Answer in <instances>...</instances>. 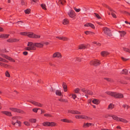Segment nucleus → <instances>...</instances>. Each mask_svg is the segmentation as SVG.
<instances>
[{
  "label": "nucleus",
  "instance_id": "13d9d810",
  "mask_svg": "<svg viewBox=\"0 0 130 130\" xmlns=\"http://www.w3.org/2000/svg\"><path fill=\"white\" fill-rule=\"evenodd\" d=\"M111 14L112 15V17L114 18H117V17L116 14L113 12H112L111 13Z\"/></svg>",
  "mask_w": 130,
  "mask_h": 130
},
{
  "label": "nucleus",
  "instance_id": "cd10ccee",
  "mask_svg": "<svg viewBox=\"0 0 130 130\" xmlns=\"http://www.w3.org/2000/svg\"><path fill=\"white\" fill-rule=\"evenodd\" d=\"M101 54L102 56H104L108 55V53L107 52L103 51L101 52Z\"/></svg>",
  "mask_w": 130,
  "mask_h": 130
},
{
  "label": "nucleus",
  "instance_id": "58836bf2",
  "mask_svg": "<svg viewBox=\"0 0 130 130\" xmlns=\"http://www.w3.org/2000/svg\"><path fill=\"white\" fill-rule=\"evenodd\" d=\"M104 79L105 80H107L108 82H113V80L111 78H104Z\"/></svg>",
  "mask_w": 130,
  "mask_h": 130
},
{
  "label": "nucleus",
  "instance_id": "c03bdc74",
  "mask_svg": "<svg viewBox=\"0 0 130 130\" xmlns=\"http://www.w3.org/2000/svg\"><path fill=\"white\" fill-rule=\"evenodd\" d=\"M40 37V35H37L34 34V38H38Z\"/></svg>",
  "mask_w": 130,
  "mask_h": 130
},
{
  "label": "nucleus",
  "instance_id": "9d476101",
  "mask_svg": "<svg viewBox=\"0 0 130 130\" xmlns=\"http://www.w3.org/2000/svg\"><path fill=\"white\" fill-rule=\"evenodd\" d=\"M35 43H33L32 42H28V44L27 45V46H29L31 47H34L33 48L34 50H36V47H35Z\"/></svg>",
  "mask_w": 130,
  "mask_h": 130
},
{
  "label": "nucleus",
  "instance_id": "dca6fc26",
  "mask_svg": "<svg viewBox=\"0 0 130 130\" xmlns=\"http://www.w3.org/2000/svg\"><path fill=\"white\" fill-rule=\"evenodd\" d=\"M60 120L63 122L67 123H73V122L71 120H69V119H61Z\"/></svg>",
  "mask_w": 130,
  "mask_h": 130
},
{
  "label": "nucleus",
  "instance_id": "ddd939ff",
  "mask_svg": "<svg viewBox=\"0 0 130 130\" xmlns=\"http://www.w3.org/2000/svg\"><path fill=\"white\" fill-rule=\"evenodd\" d=\"M84 26L86 27L90 26L93 29H94L95 27L94 25L91 23H87L84 25Z\"/></svg>",
  "mask_w": 130,
  "mask_h": 130
},
{
  "label": "nucleus",
  "instance_id": "49530a36",
  "mask_svg": "<svg viewBox=\"0 0 130 130\" xmlns=\"http://www.w3.org/2000/svg\"><path fill=\"white\" fill-rule=\"evenodd\" d=\"M59 2L62 5H63V3H65L66 2V1L65 0H59Z\"/></svg>",
  "mask_w": 130,
  "mask_h": 130
},
{
  "label": "nucleus",
  "instance_id": "e2e57ef3",
  "mask_svg": "<svg viewBox=\"0 0 130 130\" xmlns=\"http://www.w3.org/2000/svg\"><path fill=\"white\" fill-rule=\"evenodd\" d=\"M38 109L37 108H34L32 109V111L36 113L37 112Z\"/></svg>",
  "mask_w": 130,
  "mask_h": 130
},
{
  "label": "nucleus",
  "instance_id": "680f3d73",
  "mask_svg": "<svg viewBox=\"0 0 130 130\" xmlns=\"http://www.w3.org/2000/svg\"><path fill=\"white\" fill-rule=\"evenodd\" d=\"M81 115H76L75 116V117L76 119H81Z\"/></svg>",
  "mask_w": 130,
  "mask_h": 130
},
{
  "label": "nucleus",
  "instance_id": "6e6d98bb",
  "mask_svg": "<svg viewBox=\"0 0 130 130\" xmlns=\"http://www.w3.org/2000/svg\"><path fill=\"white\" fill-rule=\"evenodd\" d=\"M44 116L45 117H52L51 115L48 113L45 114H44Z\"/></svg>",
  "mask_w": 130,
  "mask_h": 130
},
{
  "label": "nucleus",
  "instance_id": "f257e3e1",
  "mask_svg": "<svg viewBox=\"0 0 130 130\" xmlns=\"http://www.w3.org/2000/svg\"><path fill=\"white\" fill-rule=\"evenodd\" d=\"M101 64L100 61L97 59H94L91 61L90 62L91 65L94 66H97Z\"/></svg>",
  "mask_w": 130,
  "mask_h": 130
},
{
  "label": "nucleus",
  "instance_id": "f704fd0d",
  "mask_svg": "<svg viewBox=\"0 0 130 130\" xmlns=\"http://www.w3.org/2000/svg\"><path fill=\"white\" fill-rule=\"evenodd\" d=\"M122 72L121 74H124L125 75L127 74L128 73L127 70L126 69H123L122 70Z\"/></svg>",
  "mask_w": 130,
  "mask_h": 130
},
{
  "label": "nucleus",
  "instance_id": "bb28decb",
  "mask_svg": "<svg viewBox=\"0 0 130 130\" xmlns=\"http://www.w3.org/2000/svg\"><path fill=\"white\" fill-rule=\"evenodd\" d=\"M114 105L112 104V103H110L108 105V108H107V109H112L113 108H114Z\"/></svg>",
  "mask_w": 130,
  "mask_h": 130
},
{
  "label": "nucleus",
  "instance_id": "37998d69",
  "mask_svg": "<svg viewBox=\"0 0 130 130\" xmlns=\"http://www.w3.org/2000/svg\"><path fill=\"white\" fill-rule=\"evenodd\" d=\"M87 93L86 94L90 95H92L93 94V92L91 90H87Z\"/></svg>",
  "mask_w": 130,
  "mask_h": 130
},
{
  "label": "nucleus",
  "instance_id": "473e14b6",
  "mask_svg": "<svg viewBox=\"0 0 130 130\" xmlns=\"http://www.w3.org/2000/svg\"><path fill=\"white\" fill-rule=\"evenodd\" d=\"M58 100L61 102H62L65 103H68V101L66 99H63L62 98H60L58 99Z\"/></svg>",
  "mask_w": 130,
  "mask_h": 130
},
{
  "label": "nucleus",
  "instance_id": "a19ab883",
  "mask_svg": "<svg viewBox=\"0 0 130 130\" xmlns=\"http://www.w3.org/2000/svg\"><path fill=\"white\" fill-rule=\"evenodd\" d=\"M41 6L42 8L44 10H46V5L44 4H41Z\"/></svg>",
  "mask_w": 130,
  "mask_h": 130
},
{
  "label": "nucleus",
  "instance_id": "4468645a",
  "mask_svg": "<svg viewBox=\"0 0 130 130\" xmlns=\"http://www.w3.org/2000/svg\"><path fill=\"white\" fill-rule=\"evenodd\" d=\"M56 38L63 41H68L69 40V39L68 38L64 37H59L57 36L56 37Z\"/></svg>",
  "mask_w": 130,
  "mask_h": 130
},
{
  "label": "nucleus",
  "instance_id": "6e6552de",
  "mask_svg": "<svg viewBox=\"0 0 130 130\" xmlns=\"http://www.w3.org/2000/svg\"><path fill=\"white\" fill-rule=\"evenodd\" d=\"M19 40L18 39H9L7 40V41L9 42H13L19 41Z\"/></svg>",
  "mask_w": 130,
  "mask_h": 130
},
{
  "label": "nucleus",
  "instance_id": "0e129e2a",
  "mask_svg": "<svg viewBox=\"0 0 130 130\" xmlns=\"http://www.w3.org/2000/svg\"><path fill=\"white\" fill-rule=\"evenodd\" d=\"M72 96L74 99H75L76 97V95L75 94H72Z\"/></svg>",
  "mask_w": 130,
  "mask_h": 130
},
{
  "label": "nucleus",
  "instance_id": "412c9836",
  "mask_svg": "<svg viewBox=\"0 0 130 130\" xmlns=\"http://www.w3.org/2000/svg\"><path fill=\"white\" fill-rule=\"evenodd\" d=\"M55 93L56 94L59 96L62 95V93L61 91L60 90H57L56 91ZM62 96H63V95H62Z\"/></svg>",
  "mask_w": 130,
  "mask_h": 130
},
{
  "label": "nucleus",
  "instance_id": "864d4df0",
  "mask_svg": "<svg viewBox=\"0 0 130 130\" xmlns=\"http://www.w3.org/2000/svg\"><path fill=\"white\" fill-rule=\"evenodd\" d=\"M122 13L126 14L127 15H128L130 16V13H128V12L126 11H123Z\"/></svg>",
  "mask_w": 130,
  "mask_h": 130
},
{
  "label": "nucleus",
  "instance_id": "f03ea898",
  "mask_svg": "<svg viewBox=\"0 0 130 130\" xmlns=\"http://www.w3.org/2000/svg\"><path fill=\"white\" fill-rule=\"evenodd\" d=\"M103 30L105 34L107 36L109 37L112 36L111 30L109 28L107 27H104L103 28Z\"/></svg>",
  "mask_w": 130,
  "mask_h": 130
},
{
  "label": "nucleus",
  "instance_id": "052dcab7",
  "mask_svg": "<svg viewBox=\"0 0 130 130\" xmlns=\"http://www.w3.org/2000/svg\"><path fill=\"white\" fill-rule=\"evenodd\" d=\"M0 65L1 66H3L4 67L6 65H7V64H5L3 63L0 62Z\"/></svg>",
  "mask_w": 130,
  "mask_h": 130
},
{
  "label": "nucleus",
  "instance_id": "338daca9",
  "mask_svg": "<svg viewBox=\"0 0 130 130\" xmlns=\"http://www.w3.org/2000/svg\"><path fill=\"white\" fill-rule=\"evenodd\" d=\"M74 10H75V11L77 12H78L80 10V9L79 8L77 9L75 8Z\"/></svg>",
  "mask_w": 130,
  "mask_h": 130
},
{
  "label": "nucleus",
  "instance_id": "4be33fe9",
  "mask_svg": "<svg viewBox=\"0 0 130 130\" xmlns=\"http://www.w3.org/2000/svg\"><path fill=\"white\" fill-rule=\"evenodd\" d=\"M119 121L121 122L124 123H127L128 122V121L126 120L120 118H119Z\"/></svg>",
  "mask_w": 130,
  "mask_h": 130
},
{
  "label": "nucleus",
  "instance_id": "aec40b11",
  "mask_svg": "<svg viewBox=\"0 0 130 130\" xmlns=\"http://www.w3.org/2000/svg\"><path fill=\"white\" fill-rule=\"evenodd\" d=\"M119 32L121 34L120 35V36L121 37H123L124 36V35L126 34V32L124 31H119Z\"/></svg>",
  "mask_w": 130,
  "mask_h": 130
},
{
  "label": "nucleus",
  "instance_id": "c756f323",
  "mask_svg": "<svg viewBox=\"0 0 130 130\" xmlns=\"http://www.w3.org/2000/svg\"><path fill=\"white\" fill-rule=\"evenodd\" d=\"M92 102L93 103L96 104H98L100 103V102L98 100L95 99L93 100Z\"/></svg>",
  "mask_w": 130,
  "mask_h": 130
},
{
  "label": "nucleus",
  "instance_id": "8fccbe9b",
  "mask_svg": "<svg viewBox=\"0 0 130 130\" xmlns=\"http://www.w3.org/2000/svg\"><path fill=\"white\" fill-rule=\"evenodd\" d=\"M87 90L85 88H83L81 90L84 92L86 94L87 92Z\"/></svg>",
  "mask_w": 130,
  "mask_h": 130
},
{
  "label": "nucleus",
  "instance_id": "20e7f679",
  "mask_svg": "<svg viewBox=\"0 0 130 130\" xmlns=\"http://www.w3.org/2000/svg\"><path fill=\"white\" fill-rule=\"evenodd\" d=\"M113 97L115 98L121 99L123 98L124 96L123 94L122 93L115 92Z\"/></svg>",
  "mask_w": 130,
  "mask_h": 130
},
{
  "label": "nucleus",
  "instance_id": "c9c22d12",
  "mask_svg": "<svg viewBox=\"0 0 130 130\" xmlns=\"http://www.w3.org/2000/svg\"><path fill=\"white\" fill-rule=\"evenodd\" d=\"M33 47H30L29 46L25 48V50H26L30 51V50H34Z\"/></svg>",
  "mask_w": 130,
  "mask_h": 130
},
{
  "label": "nucleus",
  "instance_id": "ea45409f",
  "mask_svg": "<svg viewBox=\"0 0 130 130\" xmlns=\"http://www.w3.org/2000/svg\"><path fill=\"white\" fill-rule=\"evenodd\" d=\"M123 50L126 52L130 53V49H128V48L123 47Z\"/></svg>",
  "mask_w": 130,
  "mask_h": 130
},
{
  "label": "nucleus",
  "instance_id": "393cba45",
  "mask_svg": "<svg viewBox=\"0 0 130 130\" xmlns=\"http://www.w3.org/2000/svg\"><path fill=\"white\" fill-rule=\"evenodd\" d=\"M103 6L106 7L108 9L111 11H113V9H111L110 7L106 5L105 4H103Z\"/></svg>",
  "mask_w": 130,
  "mask_h": 130
},
{
  "label": "nucleus",
  "instance_id": "9b49d317",
  "mask_svg": "<svg viewBox=\"0 0 130 130\" xmlns=\"http://www.w3.org/2000/svg\"><path fill=\"white\" fill-rule=\"evenodd\" d=\"M68 14L70 17L72 18L74 17L75 16V12L73 10H71L68 12Z\"/></svg>",
  "mask_w": 130,
  "mask_h": 130
},
{
  "label": "nucleus",
  "instance_id": "f8f14e48",
  "mask_svg": "<svg viewBox=\"0 0 130 130\" xmlns=\"http://www.w3.org/2000/svg\"><path fill=\"white\" fill-rule=\"evenodd\" d=\"M93 126L94 125V124L92 123H84L83 126V127H89L91 126Z\"/></svg>",
  "mask_w": 130,
  "mask_h": 130
},
{
  "label": "nucleus",
  "instance_id": "5fc2aeb1",
  "mask_svg": "<svg viewBox=\"0 0 130 130\" xmlns=\"http://www.w3.org/2000/svg\"><path fill=\"white\" fill-rule=\"evenodd\" d=\"M93 43L94 44H96L97 45L100 46L101 45V44L99 43H97L96 42L94 41L93 42Z\"/></svg>",
  "mask_w": 130,
  "mask_h": 130
},
{
  "label": "nucleus",
  "instance_id": "0eeeda50",
  "mask_svg": "<svg viewBox=\"0 0 130 130\" xmlns=\"http://www.w3.org/2000/svg\"><path fill=\"white\" fill-rule=\"evenodd\" d=\"M62 56L60 53L59 52H56L54 53L52 56L53 58L57 57L58 58H61Z\"/></svg>",
  "mask_w": 130,
  "mask_h": 130
},
{
  "label": "nucleus",
  "instance_id": "09e8293b",
  "mask_svg": "<svg viewBox=\"0 0 130 130\" xmlns=\"http://www.w3.org/2000/svg\"><path fill=\"white\" fill-rule=\"evenodd\" d=\"M87 90L85 88H83L81 90L84 92L86 94L87 92Z\"/></svg>",
  "mask_w": 130,
  "mask_h": 130
},
{
  "label": "nucleus",
  "instance_id": "7c9ffc66",
  "mask_svg": "<svg viewBox=\"0 0 130 130\" xmlns=\"http://www.w3.org/2000/svg\"><path fill=\"white\" fill-rule=\"evenodd\" d=\"M69 23V21L68 19H64L63 22V24L64 25H67Z\"/></svg>",
  "mask_w": 130,
  "mask_h": 130
},
{
  "label": "nucleus",
  "instance_id": "4c0bfd02",
  "mask_svg": "<svg viewBox=\"0 0 130 130\" xmlns=\"http://www.w3.org/2000/svg\"><path fill=\"white\" fill-rule=\"evenodd\" d=\"M29 122H31L32 123H34L36 122V119H29Z\"/></svg>",
  "mask_w": 130,
  "mask_h": 130
},
{
  "label": "nucleus",
  "instance_id": "a18cd8bd",
  "mask_svg": "<svg viewBox=\"0 0 130 130\" xmlns=\"http://www.w3.org/2000/svg\"><path fill=\"white\" fill-rule=\"evenodd\" d=\"M94 13L95 14V16L97 17V18L99 19H101V17L98 14L95 13Z\"/></svg>",
  "mask_w": 130,
  "mask_h": 130
},
{
  "label": "nucleus",
  "instance_id": "a211bd4d",
  "mask_svg": "<svg viewBox=\"0 0 130 130\" xmlns=\"http://www.w3.org/2000/svg\"><path fill=\"white\" fill-rule=\"evenodd\" d=\"M9 35L7 34H2L0 35V38L6 39L8 38Z\"/></svg>",
  "mask_w": 130,
  "mask_h": 130
},
{
  "label": "nucleus",
  "instance_id": "69168bd1",
  "mask_svg": "<svg viewBox=\"0 0 130 130\" xmlns=\"http://www.w3.org/2000/svg\"><path fill=\"white\" fill-rule=\"evenodd\" d=\"M21 3L22 5H24L25 4V0H22Z\"/></svg>",
  "mask_w": 130,
  "mask_h": 130
},
{
  "label": "nucleus",
  "instance_id": "1a4fd4ad",
  "mask_svg": "<svg viewBox=\"0 0 130 130\" xmlns=\"http://www.w3.org/2000/svg\"><path fill=\"white\" fill-rule=\"evenodd\" d=\"M1 112L3 114L6 115L7 116L9 117L12 116L11 112L7 111H2Z\"/></svg>",
  "mask_w": 130,
  "mask_h": 130
},
{
  "label": "nucleus",
  "instance_id": "603ef678",
  "mask_svg": "<svg viewBox=\"0 0 130 130\" xmlns=\"http://www.w3.org/2000/svg\"><path fill=\"white\" fill-rule=\"evenodd\" d=\"M24 124L27 126H30V124L27 121H25L24 122Z\"/></svg>",
  "mask_w": 130,
  "mask_h": 130
},
{
  "label": "nucleus",
  "instance_id": "e433bc0d",
  "mask_svg": "<svg viewBox=\"0 0 130 130\" xmlns=\"http://www.w3.org/2000/svg\"><path fill=\"white\" fill-rule=\"evenodd\" d=\"M31 10L30 9H28L24 11L25 13L26 14H29L30 13Z\"/></svg>",
  "mask_w": 130,
  "mask_h": 130
},
{
  "label": "nucleus",
  "instance_id": "b1692460",
  "mask_svg": "<svg viewBox=\"0 0 130 130\" xmlns=\"http://www.w3.org/2000/svg\"><path fill=\"white\" fill-rule=\"evenodd\" d=\"M42 124L44 126H50V122L48 121L42 123Z\"/></svg>",
  "mask_w": 130,
  "mask_h": 130
},
{
  "label": "nucleus",
  "instance_id": "2eb2a0df",
  "mask_svg": "<svg viewBox=\"0 0 130 130\" xmlns=\"http://www.w3.org/2000/svg\"><path fill=\"white\" fill-rule=\"evenodd\" d=\"M35 47H39V48H42L43 46V44H41L40 43H35Z\"/></svg>",
  "mask_w": 130,
  "mask_h": 130
},
{
  "label": "nucleus",
  "instance_id": "bf43d9fd",
  "mask_svg": "<svg viewBox=\"0 0 130 130\" xmlns=\"http://www.w3.org/2000/svg\"><path fill=\"white\" fill-rule=\"evenodd\" d=\"M16 122L19 124V126H21V122L20 121L17 120Z\"/></svg>",
  "mask_w": 130,
  "mask_h": 130
},
{
  "label": "nucleus",
  "instance_id": "79ce46f5",
  "mask_svg": "<svg viewBox=\"0 0 130 130\" xmlns=\"http://www.w3.org/2000/svg\"><path fill=\"white\" fill-rule=\"evenodd\" d=\"M34 33L30 34L28 35V36L29 37L32 38H34Z\"/></svg>",
  "mask_w": 130,
  "mask_h": 130
},
{
  "label": "nucleus",
  "instance_id": "3c124183",
  "mask_svg": "<svg viewBox=\"0 0 130 130\" xmlns=\"http://www.w3.org/2000/svg\"><path fill=\"white\" fill-rule=\"evenodd\" d=\"M79 90H80L79 89V88H76L75 89L74 91L75 92V93H79Z\"/></svg>",
  "mask_w": 130,
  "mask_h": 130
},
{
  "label": "nucleus",
  "instance_id": "c85d7f7f",
  "mask_svg": "<svg viewBox=\"0 0 130 130\" xmlns=\"http://www.w3.org/2000/svg\"><path fill=\"white\" fill-rule=\"evenodd\" d=\"M106 93L108 95H110L113 97L114 94H115V92L110 91H106Z\"/></svg>",
  "mask_w": 130,
  "mask_h": 130
},
{
  "label": "nucleus",
  "instance_id": "a878e982",
  "mask_svg": "<svg viewBox=\"0 0 130 130\" xmlns=\"http://www.w3.org/2000/svg\"><path fill=\"white\" fill-rule=\"evenodd\" d=\"M85 33L86 35H93L95 34V33L93 32L90 31H86L85 32Z\"/></svg>",
  "mask_w": 130,
  "mask_h": 130
},
{
  "label": "nucleus",
  "instance_id": "7ed1b4c3",
  "mask_svg": "<svg viewBox=\"0 0 130 130\" xmlns=\"http://www.w3.org/2000/svg\"><path fill=\"white\" fill-rule=\"evenodd\" d=\"M9 109L14 112H17L18 113H20L22 114H25V112L23 110L19 109H18L17 108H10Z\"/></svg>",
  "mask_w": 130,
  "mask_h": 130
},
{
  "label": "nucleus",
  "instance_id": "72a5a7b5",
  "mask_svg": "<svg viewBox=\"0 0 130 130\" xmlns=\"http://www.w3.org/2000/svg\"><path fill=\"white\" fill-rule=\"evenodd\" d=\"M111 117H112V118L114 120H116L117 121H119V118L117 116L113 115L112 116H111Z\"/></svg>",
  "mask_w": 130,
  "mask_h": 130
},
{
  "label": "nucleus",
  "instance_id": "de8ad7c7",
  "mask_svg": "<svg viewBox=\"0 0 130 130\" xmlns=\"http://www.w3.org/2000/svg\"><path fill=\"white\" fill-rule=\"evenodd\" d=\"M5 74L6 76L9 77L10 76V75L8 71H6L5 73Z\"/></svg>",
  "mask_w": 130,
  "mask_h": 130
},
{
  "label": "nucleus",
  "instance_id": "5701e85b",
  "mask_svg": "<svg viewBox=\"0 0 130 130\" xmlns=\"http://www.w3.org/2000/svg\"><path fill=\"white\" fill-rule=\"evenodd\" d=\"M86 47L87 46L84 44H81L79 46L78 49H85Z\"/></svg>",
  "mask_w": 130,
  "mask_h": 130
},
{
  "label": "nucleus",
  "instance_id": "774afa93",
  "mask_svg": "<svg viewBox=\"0 0 130 130\" xmlns=\"http://www.w3.org/2000/svg\"><path fill=\"white\" fill-rule=\"evenodd\" d=\"M23 54L24 55H27L28 54V53L27 52L25 51L23 52Z\"/></svg>",
  "mask_w": 130,
  "mask_h": 130
},
{
  "label": "nucleus",
  "instance_id": "6ab92c4d",
  "mask_svg": "<svg viewBox=\"0 0 130 130\" xmlns=\"http://www.w3.org/2000/svg\"><path fill=\"white\" fill-rule=\"evenodd\" d=\"M62 86L64 91V92L67 91V87L66 83L64 82H63L62 83Z\"/></svg>",
  "mask_w": 130,
  "mask_h": 130
},
{
  "label": "nucleus",
  "instance_id": "39448f33",
  "mask_svg": "<svg viewBox=\"0 0 130 130\" xmlns=\"http://www.w3.org/2000/svg\"><path fill=\"white\" fill-rule=\"evenodd\" d=\"M29 102L37 106L42 107L43 106V104L35 101H29Z\"/></svg>",
  "mask_w": 130,
  "mask_h": 130
},
{
  "label": "nucleus",
  "instance_id": "f3484780",
  "mask_svg": "<svg viewBox=\"0 0 130 130\" xmlns=\"http://www.w3.org/2000/svg\"><path fill=\"white\" fill-rule=\"evenodd\" d=\"M81 119H84L87 120H91L92 119L90 117L85 115H81Z\"/></svg>",
  "mask_w": 130,
  "mask_h": 130
},
{
  "label": "nucleus",
  "instance_id": "423d86ee",
  "mask_svg": "<svg viewBox=\"0 0 130 130\" xmlns=\"http://www.w3.org/2000/svg\"><path fill=\"white\" fill-rule=\"evenodd\" d=\"M68 113H71L72 114H80L81 112L78 111L76 110H68Z\"/></svg>",
  "mask_w": 130,
  "mask_h": 130
},
{
  "label": "nucleus",
  "instance_id": "2f4dec72",
  "mask_svg": "<svg viewBox=\"0 0 130 130\" xmlns=\"http://www.w3.org/2000/svg\"><path fill=\"white\" fill-rule=\"evenodd\" d=\"M50 126L52 127L55 126H57V124L56 123L54 122H50Z\"/></svg>",
  "mask_w": 130,
  "mask_h": 130
},
{
  "label": "nucleus",
  "instance_id": "4d7b16f0",
  "mask_svg": "<svg viewBox=\"0 0 130 130\" xmlns=\"http://www.w3.org/2000/svg\"><path fill=\"white\" fill-rule=\"evenodd\" d=\"M121 59L123 61H126L129 59H126L123 57H121Z\"/></svg>",
  "mask_w": 130,
  "mask_h": 130
}]
</instances>
